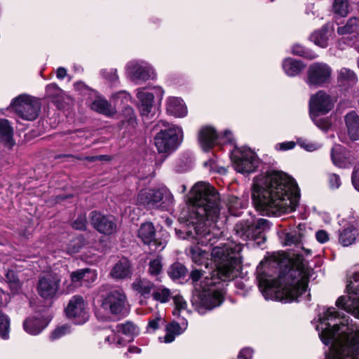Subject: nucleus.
Here are the masks:
<instances>
[{"instance_id": "1", "label": "nucleus", "mask_w": 359, "mask_h": 359, "mask_svg": "<svg viewBox=\"0 0 359 359\" xmlns=\"http://www.w3.org/2000/svg\"><path fill=\"white\" fill-rule=\"evenodd\" d=\"M189 204L180 216L184 230H176L180 238L194 239L201 245L213 246L220 239L219 230L214 232L215 224L220 215L219 196L209 183L198 182L192 187Z\"/></svg>"}, {"instance_id": "2", "label": "nucleus", "mask_w": 359, "mask_h": 359, "mask_svg": "<svg viewBox=\"0 0 359 359\" xmlns=\"http://www.w3.org/2000/svg\"><path fill=\"white\" fill-rule=\"evenodd\" d=\"M273 266L261 262L257 268V279L260 292L267 300L285 303L299 302L306 293L309 272L303 264L295 267L286 255L273 257Z\"/></svg>"}, {"instance_id": "3", "label": "nucleus", "mask_w": 359, "mask_h": 359, "mask_svg": "<svg viewBox=\"0 0 359 359\" xmlns=\"http://www.w3.org/2000/svg\"><path fill=\"white\" fill-rule=\"evenodd\" d=\"M243 245L228 241L215 246L211 252V261L215 269L204 277L201 283V290L192 297V305L200 314H204L221 305L223 302L222 283L231 280L238 276L241 269V252Z\"/></svg>"}, {"instance_id": "4", "label": "nucleus", "mask_w": 359, "mask_h": 359, "mask_svg": "<svg viewBox=\"0 0 359 359\" xmlns=\"http://www.w3.org/2000/svg\"><path fill=\"white\" fill-rule=\"evenodd\" d=\"M252 199L263 215L280 216L294 211L300 191L294 180L281 171H274L254 180Z\"/></svg>"}, {"instance_id": "5", "label": "nucleus", "mask_w": 359, "mask_h": 359, "mask_svg": "<svg viewBox=\"0 0 359 359\" xmlns=\"http://www.w3.org/2000/svg\"><path fill=\"white\" fill-rule=\"evenodd\" d=\"M318 335L325 345L332 344V359H359V327L340 317L334 307H318Z\"/></svg>"}, {"instance_id": "6", "label": "nucleus", "mask_w": 359, "mask_h": 359, "mask_svg": "<svg viewBox=\"0 0 359 359\" xmlns=\"http://www.w3.org/2000/svg\"><path fill=\"white\" fill-rule=\"evenodd\" d=\"M198 141L204 151H208L215 144H230L233 146L229 149L235 170L242 174L255 172L260 164V160L255 151L248 147L235 146L233 133L226 130L221 135L210 126L203 127L198 132Z\"/></svg>"}, {"instance_id": "7", "label": "nucleus", "mask_w": 359, "mask_h": 359, "mask_svg": "<svg viewBox=\"0 0 359 359\" xmlns=\"http://www.w3.org/2000/svg\"><path fill=\"white\" fill-rule=\"evenodd\" d=\"M129 311L127 296L121 289L111 290L100 297L97 317L102 320L115 317L121 318Z\"/></svg>"}, {"instance_id": "8", "label": "nucleus", "mask_w": 359, "mask_h": 359, "mask_svg": "<svg viewBox=\"0 0 359 359\" xmlns=\"http://www.w3.org/2000/svg\"><path fill=\"white\" fill-rule=\"evenodd\" d=\"M174 197L166 187L156 189H142L137 196V203L148 209L169 210L172 206Z\"/></svg>"}, {"instance_id": "9", "label": "nucleus", "mask_w": 359, "mask_h": 359, "mask_svg": "<svg viewBox=\"0 0 359 359\" xmlns=\"http://www.w3.org/2000/svg\"><path fill=\"white\" fill-rule=\"evenodd\" d=\"M182 137V128L172 125L156 133L154 137V144L158 153L168 155L178 148Z\"/></svg>"}, {"instance_id": "10", "label": "nucleus", "mask_w": 359, "mask_h": 359, "mask_svg": "<svg viewBox=\"0 0 359 359\" xmlns=\"http://www.w3.org/2000/svg\"><path fill=\"white\" fill-rule=\"evenodd\" d=\"M137 238L151 250L161 251L167 245L168 233L161 231L157 234L153 223L148 222L142 224L138 229Z\"/></svg>"}, {"instance_id": "11", "label": "nucleus", "mask_w": 359, "mask_h": 359, "mask_svg": "<svg viewBox=\"0 0 359 359\" xmlns=\"http://www.w3.org/2000/svg\"><path fill=\"white\" fill-rule=\"evenodd\" d=\"M139 331L137 326L130 321L118 324L111 334L105 337L104 343H107L113 348L125 346L133 340L139 334Z\"/></svg>"}, {"instance_id": "12", "label": "nucleus", "mask_w": 359, "mask_h": 359, "mask_svg": "<svg viewBox=\"0 0 359 359\" xmlns=\"http://www.w3.org/2000/svg\"><path fill=\"white\" fill-rule=\"evenodd\" d=\"M332 76V69L330 65L316 62L309 65L305 82L310 88L324 87L331 83Z\"/></svg>"}, {"instance_id": "13", "label": "nucleus", "mask_w": 359, "mask_h": 359, "mask_svg": "<svg viewBox=\"0 0 359 359\" xmlns=\"http://www.w3.org/2000/svg\"><path fill=\"white\" fill-rule=\"evenodd\" d=\"M270 226L269 220L264 218L258 219L253 223L241 221L235 226V235L244 241L257 240L263 238V232L269 229Z\"/></svg>"}, {"instance_id": "14", "label": "nucleus", "mask_w": 359, "mask_h": 359, "mask_svg": "<svg viewBox=\"0 0 359 359\" xmlns=\"http://www.w3.org/2000/svg\"><path fill=\"white\" fill-rule=\"evenodd\" d=\"M11 107L20 118L27 121H33L36 118L40 111L39 102L27 95H20L13 99Z\"/></svg>"}, {"instance_id": "15", "label": "nucleus", "mask_w": 359, "mask_h": 359, "mask_svg": "<svg viewBox=\"0 0 359 359\" xmlns=\"http://www.w3.org/2000/svg\"><path fill=\"white\" fill-rule=\"evenodd\" d=\"M126 71L131 81L136 83L155 79L156 74L153 67L144 60H132L127 63Z\"/></svg>"}, {"instance_id": "16", "label": "nucleus", "mask_w": 359, "mask_h": 359, "mask_svg": "<svg viewBox=\"0 0 359 359\" xmlns=\"http://www.w3.org/2000/svg\"><path fill=\"white\" fill-rule=\"evenodd\" d=\"M61 277L56 273L50 272L39 276L36 290L40 297L51 299L60 293Z\"/></svg>"}, {"instance_id": "17", "label": "nucleus", "mask_w": 359, "mask_h": 359, "mask_svg": "<svg viewBox=\"0 0 359 359\" xmlns=\"http://www.w3.org/2000/svg\"><path fill=\"white\" fill-rule=\"evenodd\" d=\"M65 313L67 317L76 325H83L89 318L87 304L83 298L79 295L72 297L65 309Z\"/></svg>"}, {"instance_id": "18", "label": "nucleus", "mask_w": 359, "mask_h": 359, "mask_svg": "<svg viewBox=\"0 0 359 359\" xmlns=\"http://www.w3.org/2000/svg\"><path fill=\"white\" fill-rule=\"evenodd\" d=\"M151 91L146 88H137L136 97L137 99V107L142 116H148L153 108L154 96L162 98L164 93L161 87H153Z\"/></svg>"}, {"instance_id": "19", "label": "nucleus", "mask_w": 359, "mask_h": 359, "mask_svg": "<svg viewBox=\"0 0 359 359\" xmlns=\"http://www.w3.org/2000/svg\"><path fill=\"white\" fill-rule=\"evenodd\" d=\"M90 219L93 227L101 233L111 235L116 231V223L113 216L93 211L90 214Z\"/></svg>"}, {"instance_id": "20", "label": "nucleus", "mask_w": 359, "mask_h": 359, "mask_svg": "<svg viewBox=\"0 0 359 359\" xmlns=\"http://www.w3.org/2000/svg\"><path fill=\"white\" fill-rule=\"evenodd\" d=\"M334 100L323 90H319L311 96L309 109L311 113L325 114L334 107Z\"/></svg>"}, {"instance_id": "21", "label": "nucleus", "mask_w": 359, "mask_h": 359, "mask_svg": "<svg viewBox=\"0 0 359 359\" xmlns=\"http://www.w3.org/2000/svg\"><path fill=\"white\" fill-rule=\"evenodd\" d=\"M334 37V28L330 24H325L321 28L313 31L309 36V40L315 45L325 48Z\"/></svg>"}, {"instance_id": "22", "label": "nucleus", "mask_w": 359, "mask_h": 359, "mask_svg": "<svg viewBox=\"0 0 359 359\" xmlns=\"http://www.w3.org/2000/svg\"><path fill=\"white\" fill-rule=\"evenodd\" d=\"M302 225L278 231V237L281 243L284 245H299L302 243L304 233L302 229Z\"/></svg>"}, {"instance_id": "23", "label": "nucleus", "mask_w": 359, "mask_h": 359, "mask_svg": "<svg viewBox=\"0 0 359 359\" xmlns=\"http://www.w3.org/2000/svg\"><path fill=\"white\" fill-rule=\"evenodd\" d=\"M331 158L334 165L339 168H348L353 163L350 152H344L341 145H335L331 150Z\"/></svg>"}, {"instance_id": "24", "label": "nucleus", "mask_w": 359, "mask_h": 359, "mask_svg": "<svg viewBox=\"0 0 359 359\" xmlns=\"http://www.w3.org/2000/svg\"><path fill=\"white\" fill-rule=\"evenodd\" d=\"M111 278L116 280L125 279L132 275L131 264L130 261L122 257L111 268L110 273Z\"/></svg>"}, {"instance_id": "25", "label": "nucleus", "mask_w": 359, "mask_h": 359, "mask_svg": "<svg viewBox=\"0 0 359 359\" xmlns=\"http://www.w3.org/2000/svg\"><path fill=\"white\" fill-rule=\"evenodd\" d=\"M95 95V99L90 104V109L106 116H111L116 114V108L103 97Z\"/></svg>"}, {"instance_id": "26", "label": "nucleus", "mask_w": 359, "mask_h": 359, "mask_svg": "<svg viewBox=\"0 0 359 359\" xmlns=\"http://www.w3.org/2000/svg\"><path fill=\"white\" fill-rule=\"evenodd\" d=\"M336 305L359 318V297L341 296L337 299Z\"/></svg>"}, {"instance_id": "27", "label": "nucleus", "mask_w": 359, "mask_h": 359, "mask_svg": "<svg viewBox=\"0 0 359 359\" xmlns=\"http://www.w3.org/2000/svg\"><path fill=\"white\" fill-rule=\"evenodd\" d=\"M359 240V232L355 226L353 224L339 231V241L343 246H349Z\"/></svg>"}, {"instance_id": "28", "label": "nucleus", "mask_w": 359, "mask_h": 359, "mask_svg": "<svg viewBox=\"0 0 359 359\" xmlns=\"http://www.w3.org/2000/svg\"><path fill=\"white\" fill-rule=\"evenodd\" d=\"M337 80L339 86L346 89L356 84L358 78L353 70L342 67L337 71Z\"/></svg>"}, {"instance_id": "29", "label": "nucleus", "mask_w": 359, "mask_h": 359, "mask_svg": "<svg viewBox=\"0 0 359 359\" xmlns=\"http://www.w3.org/2000/svg\"><path fill=\"white\" fill-rule=\"evenodd\" d=\"M167 111L176 117H184L187 114L184 101L177 97H169L167 100Z\"/></svg>"}, {"instance_id": "30", "label": "nucleus", "mask_w": 359, "mask_h": 359, "mask_svg": "<svg viewBox=\"0 0 359 359\" xmlns=\"http://www.w3.org/2000/svg\"><path fill=\"white\" fill-rule=\"evenodd\" d=\"M48 323L43 318H28L23 323V328L31 335L39 334L47 326Z\"/></svg>"}, {"instance_id": "31", "label": "nucleus", "mask_w": 359, "mask_h": 359, "mask_svg": "<svg viewBox=\"0 0 359 359\" xmlns=\"http://www.w3.org/2000/svg\"><path fill=\"white\" fill-rule=\"evenodd\" d=\"M345 123L348 133L352 140H359V116L353 111L345 116Z\"/></svg>"}, {"instance_id": "32", "label": "nucleus", "mask_w": 359, "mask_h": 359, "mask_svg": "<svg viewBox=\"0 0 359 359\" xmlns=\"http://www.w3.org/2000/svg\"><path fill=\"white\" fill-rule=\"evenodd\" d=\"M337 27L339 35L352 43L359 41V24H340Z\"/></svg>"}, {"instance_id": "33", "label": "nucleus", "mask_w": 359, "mask_h": 359, "mask_svg": "<svg viewBox=\"0 0 359 359\" xmlns=\"http://www.w3.org/2000/svg\"><path fill=\"white\" fill-rule=\"evenodd\" d=\"M187 321L185 319H183L182 322V325H180L177 322H172L168 324L166 327V334L164 337V342L165 343H171L172 342L176 336L181 334L184 332V331L187 327Z\"/></svg>"}, {"instance_id": "34", "label": "nucleus", "mask_w": 359, "mask_h": 359, "mask_svg": "<svg viewBox=\"0 0 359 359\" xmlns=\"http://www.w3.org/2000/svg\"><path fill=\"white\" fill-rule=\"evenodd\" d=\"M282 67L287 76H295L304 69L305 65L299 60L288 57L283 61Z\"/></svg>"}, {"instance_id": "35", "label": "nucleus", "mask_w": 359, "mask_h": 359, "mask_svg": "<svg viewBox=\"0 0 359 359\" xmlns=\"http://www.w3.org/2000/svg\"><path fill=\"white\" fill-rule=\"evenodd\" d=\"M189 255L196 264L198 266L205 265L206 269L208 268V252L202 250L198 246H191L189 249Z\"/></svg>"}, {"instance_id": "36", "label": "nucleus", "mask_w": 359, "mask_h": 359, "mask_svg": "<svg viewBox=\"0 0 359 359\" xmlns=\"http://www.w3.org/2000/svg\"><path fill=\"white\" fill-rule=\"evenodd\" d=\"M96 278L95 272L89 269H80L71 273L72 283L74 285H77L81 280L93 282Z\"/></svg>"}, {"instance_id": "37", "label": "nucleus", "mask_w": 359, "mask_h": 359, "mask_svg": "<svg viewBox=\"0 0 359 359\" xmlns=\"http://www.w3.org/2000/svg\"><path fill=\"white\" fill-rule=\"evenodd\" d=\"M154 286L152 282L144 278L136 279L132 284L133 289L144 297L150 295L151 291L153 292Z\"/></svg>"}, {"instance_id": "38", "label": "nucleus", "mask_w": 359, "mask_h": 359, "mask_svg": "<svg viewBox=\"0 0 359 359\" xmlns=\"http://www.w3.org/2000/svg\"><path fill=\"white\" fill-rule=\"evenodd\" d=\"M0 141L9 147L13 145V130L6 119L0 120Z\"/></svg>"}, {"instance_id": "39", "label": "nucleus", "mask_w": 359, "mask_h": 359, "mask_svg": "<svg viewBox=\"0 0 359 359\" xmlns=\"http://www.w3.org/2000/svg\"><path fill=\"white\" fill-rule=\"evenodd\" d=\"M172 296V293L171 291L165 286L162 285L154 286L152 292V297L154 300L161 303H166L170 299Z\"/></svg>"}, {"instance_id": "40", "label": "nucleus", "mask_w": 359, "mask_h": 359, "mask_svg": "<svg viewBox=\"0 0 359 359\" xmlns=\"http://www.w3.org/2000/svg\"><path fill=\"white\" fill-rule=\"evenodd\" d=\"M227 205L229 213L236 217L240 216L241 215V210L245 207V204L236 196L229 198Z\"/></svg>"}, {"instance_id": "41", "label": "nucleus", "mask_w": 359, "mask_h": 359, "mask_svg": "<svg viewBox=\"0 0 359 359\" xmlns=\"http://www.w3.org/2000/svg\"><path fill=\"white\" fill-rule=\"evenodd\" d=\"M163 271L162 257L157 256L149 259L148 263V273L153 277L158 276Z\"/></svg>"}, {"instance_id": "42", "label": "nucleus", "mask_w": 359, "mask_h": 359, "mask_svg": "<svg viewBox=\"0 0 359 359\" xmlns=\"http://www.w3.org/2000/svg\"><path fill=\"white\" fill-rule=\"evenodd\" d=\"M346 290L349 294H359V271H355L347 280Z\"/></svg>"}, {"instance_id": "43", "label": "nucleus", "mask_w": 359, "mask_h": 359, "mask_svg": "<svg viewBox=\"0 0 359 359\" xmlns=\"http://www.w3.org/2000/svg\"><path fill=\"white\" fill-rule=\"evenodd\" d=\"M86 245V241L83 236H79L71 240L66 248L67 253L69 255L76 254L79 252L82 247Z\"/></svg>"}, {"instance_id": "44", "label": "nucleus", "mask_w": 359, "mask_h": 359, "mask_svg": "<svg viewBox=\"0 0 359 359\" xmlns=\"http://www.w3.org/2000/svg\"><path fill=\"white\" fill-rule=\"evenodd\" d=\"M10 319L0 310V339L6 340L9 338Z\"/></svg>"}, {"instance_id": "45", "label": "nucleus", "mask_w": 359, "mask_h": 359, "mask_svg": "<svg viewBox=\"0 0 359 359\" xmlns=\"http://www.w3.org/2000/svg\"><path fill=\"white\" fill-rule=\"evenodd\" d=\"M333 11L340 17H346L348 13V0H334Z\"/></svg>"}, {"instance_id": "46", "label": "nucleus", "mask_w": 359, "mask_h": 359, "mask_svg": "<svg viewBox=\"0 0 359 359\" xmlns=\"http://www.w3.org/2000/svg\"><path fill=\"white\" fill-rule=\"evenodd\" d=\"M72 332V326L69 324H64L57 327L50 334V339L52 341L57 340Z\"/></svg>"}, {"instance_id": "47", "label": "nucleus", "mask_w": 359, "mask_h": 359, "mask_svg": "<svg viewBox=\"0 0 359 359\" xmlns=\"http://www.w3.org/2000/svg\"><path fill=\"white\" fill-rule=\"evenodd\" d=\"M320 114L310 112V116L318 128L323 131H327L330 128L331 123L327 118L320 116Z\"/></svg>"}, {"instance_id": "48", "label": "nucleus", "mask_w": 359, "mask_h": 359, "mask_svg": "<svg viewBox=\"0 0 359 359\" xmlns=\"http://www.w3.org/2000/svg\"><path fill=\"white\" fill-rule=\"evenodd\" d=\"M111 99L116 104L125 106L131 102L132 96L127 91L121 90L114 93Z\"/></svg>"}, {"instance_id": "49", "label": "nucleus", "mask_w": 359, "mask_h": 359, "mask_svg": "<svg viewBox=\"0 0 359 359\" xmlns=\"http://www.w3.org/2000/svg\"><path fill=\"white\" fill-rule=\"evenodd\" d=\"M123 125L128 124V126L134 128L136 125V117L134 113V110L132 107L128 106L124 107L123 110Z\"/></svg>"}, {"instance_id": "50", "label": "nucleus", "mask_w": 359, "mask_h": 359, "mask_svg": "<svg viewBox=\"0 0 359 359\" xmlns=\"http://www.w3.org/2000/svg\"><path fill=\"white\" fill-rule=\"evenodd\" d=\"M186 273V267L180 263L173 264L168 271L169 276L172 279H179L180 278L184 277Z\"/></svg>"}, {"instance_id": "51", "label": "nucleus", "mask_w": 359, "mask_h": 359, "mask_svg": "<svg viewBox=\"0 0 359 359\" xmlns=\"http://www.w3.org/2000/svg\"><path fill=\"white\" fill-rule=\"evenodd\" d=\"M172 298L175 304V309L172 311V314L174 316L179 317L180 311L187 309V302L180 294L172 295Z\"/></svg>"}, {"instance_id": "52", "label": "nucleus", "mask_w": 359, "mask_h": 359, "mask_svg": "<svg viewBox=\"0 0 359 359\" xmlns=\"http://www.w3.org/2000/svg\"><path fill=\"white\" fill-rule=\"evenodd\" d=\"M100 76L108 83L115 84L118 81V76L116 69H102L100 72Z\"/></svg>"}, {"instance_id": "53", "label": "nucleus", "mask_w": 359, "mask_h": 359, "mask_svg": "<svg viewBox=\"0 0 359 359\" xmlns=\"http://www.w3.org/2000/svg\"><path fill=\"white\" fill-rule=\"evenodd\" d=\"M297 143L307 151H313L321 147L320 144L311 142L307 140L298 139Z\"/></svg>"}, {"instance_id": "54", "label": "nucleus", "mask_w": 359, "mask_h": 359, "mask_svg": "<svg viewBox=\"0 0 359 359\" xmlns=\"http://www.w3.org/2000/svg\"><path fill=\"white\" fill-rule=\"evenodd\" d=\"M164 322V320L162 317L160 316L150 319L147 325V331L148 332H155L157 329L159 328L160 324L163 323Z\"/></svg>"}, {"instance_id": "55", "label": "nucleus", "mask_w": 359, "mask_h": 359, "mask_svg": "<svg viewBox=\"0 0 359 359\" xmlns=\"http://www.w3.org/2000/svg\"><path fill=\"white\" fill-rule=\"evenodd\" d=\"M87 220L86 215H81L77 219L72 223V227L76 230H84L86 229Z\"/></svg>"}, {"instance_id": "56", "label": "nucleus", "mask_w": 359, "mask_h": 359, "mask_svg": "<svg viewBox=\"0 0 359 359\" xmlns=\"http://www.w3.org/2000/svg\"><path fill=\"white\" fill-rule=\"evenodd\" d=\"M292 53L298 56L309 57V52L306 48L299 44H295L292 47Z\"/></svg>"}, {"instance_id": "57", "label": "nucleus", "mask_w": 359, "mask_h": 359, "mask_svg": "<svg viewBox=\"0 0 359 359\" xmlns=\"http://www.w3.org/2000/svg\"><path fill=\"white\" fill-rule=\"evenodd\" d=\"M46 93L50 97L57 96L61 93V89L55 83L48 84L46 88Z\"/></svg>"}, {"instance_id": "58", "label": "nucleus", "mask_w": 359, "mask_h": 359, "mask_svg": "<svg viewBox=\"0 0 359 359\" xmlns=\"http://www.w3.org/2000/svg\"><path fill=\"white\" fill-rule=\"evenodd\" d=\"M341 179L338 175H329V184L332 189H338L341 186Z\"/></svg>"}, {"instance_id": "59", "label": "nucleus", "mask_w": 359, "mask_h": 359, "mask_svg": "<svg viewBox=\"0 0 359 359\" xmlns=\"http://www.w3.org/2000/svg\"><path fill=\"white\" fill-rule=\"evenodd\" d=\"M296 143L294 141L284 142L276 145V149L279 151H287L294 148Z\"/></svg>"}, {"instance_id": "60", "label": "nucleus", "mask_w": 359, "mask_h": 359, "mask_svg": "<svg viewBox=\"0 0 359 359\" xmlns=\"http://www.w3.org/2000/svg\"><path fill=\"white\" fill-rule=\"evenodd\" d=\"M75 89L80 91L81 93H86L89 92L90 95H96V92L93 90L90 89L86 84L81 81L76 82L74 84Z\"/></svg>"}, {"instance_id": "61", "label": "nucleus", "mask_w": 359, "mask_h": 359, "mask_svg": "<svg viewBox=\"0 0 359 359\" xmlns=\"http://www.w3.org/2000/svg\"><path fill=\"white\" fill-rule=\"evenodd\" d=\"M316 238L320 243H325L329 240V235L325 230H319L316 233Z\"/></svg>"}, {"instance_id": "62", "label": "nucleus", "mask_w": 359, "mask_h": 359, "mask_svg": "<svg viewBox=\"0 0 359 359\" xmlns=\"http://www.w3.org/2000/svg\"><path fill=\"white\" fill-rule=\"evenodd\" d=\"M351 180L355 189L359 191V168H354L351 176Z\"/></svg>"}, {"instance_id": "63", "label": "nucleus", "mask_w": 359, "mask_h": 359, "mask_svg": "<svg viewBox=\"0 0 359 359\" xmlns=\"http://www.w3.org/2000/svg\"><path fill=\"white\" fill-rule=\"evenodd\" d=\"M252 349H251L250 348H244L240 351L238 354V358L243 359H251L252 357Z\"/></svg>"}, {"instance_id": "64", "label": "nucleus", "mask_w": 359, "mask_h": 359, "mask_svg": "<svg viewBox=\"0 0 359 359\" xmlns=\"http://www.w3.org/2000/svg\"><path fill=\"white\" fill-rule=\"evenodd\" d=\"M8 285L13 294H18L20 292L22 283L19 279L9 283Z\"/></svg>"}]
</instances>
